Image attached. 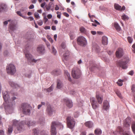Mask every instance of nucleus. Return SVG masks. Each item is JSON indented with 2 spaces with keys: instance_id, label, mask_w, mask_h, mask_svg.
<instances>
[{
  "instance_id": "nucleus-1",
  "label": "nucleus",
  "mask_w": 135,
  "mask_h": 135,
  "mask_svg": "<svg viewBox=\"0 0 135 135\" xmlns=\"http://www.w3.org/2000/svg\"><path fill=\"white\" fill-rule=\"evenodd\" d=\"M3 97L5 101L4 104L5 109L7 111H9L12 110L15 104L14 100L16 98L15 97H13L12 99H9L8 93L7 91H3L2 92Z\"/></svg>"
},
{
  "instance_id": "nucleus-2",
  "label": "nucleus",
  "mask_w": 135,
  "mask_h": 135,
  "mask_svg": "<svg viewBox=\"0 0 135 135\" xmlns=\"http://www.w3.org/2000/svg\"><path fill=\"white\" fill-rule=\"evenodd\" d=\"M130 60L128 57H126L123 59L118 61L117 63V65L121 67L123 69H125L127 68V64L129 62Z\"/></svg>"
},
{
  "instance_id": "nucleus-3",
  "label": "nucleus",
  "mask_w": 135,
  "mask_h": 135,
  "mask_svg": "<svg viewBox=\"0 0 135 135\" xmlns=\"http://www.w3.org/2000/svg\"><path fill=\"white\" fill-rule=\"evenodd\" d=\"M21 107L24 114H27L30 113L31 107L28 104L25 103H22L21 105Z\"/></svg>"
},
{
  "instance_id": "nucleus-4",
  "label": "nucleus",
  "mask_w": 135,
  "mask_h": 135,
  "mask_svg": "<svg viewBox=\"0 0 135 135\" xmlns=\"http://www.w3.org/2000/svg\"><path fill=\"white\" fill-rule=\"evenodd\" d=\"M59 126H63L61 123L59 122H52L51 125V135H56V132L55 127H57Z\"/></svg>"
},
{
  "instance_id": "nucleus-5",
  "label": "nucleus",
  "mask_w": 135,
  "mask_h": 135,
  "mask_svg": "<svg viewBox=\"0 0 135 135\" xmlns=\"http://www.w3.org/2000/svg\"><path fill=\"white\" fill-rule=\"evenodd\" d=\"M7 73L11 75L14 74L16 71L15 67L14 65L10 64L7 66L6 68Z\"/></svg>"
},
{
  "instance_id": "nucleus-6",
  "label": "nucleus",
  "mask_w": 135,
  "mask_h": 135,
  "mask_svg": "<svg viewBox=\"0 0 135 135\" xmlns=\"http://www.w3.org/2000/svg\"><path fill=\"white\" fill-rule=\"evenodd\" d=\"M23 121L20 122L16 119L12 121L13 126L16 127L18 131H20L22 128Z\"/></svg>"
},
{
  "instance_id": "nucleus-7",
  "label": "nucleus",
  "mask_w": 135,
  "mask_h": 135,
  "mask_svg": "<svg viewBox=\"0 0 135 135\" xmlns=\"http://www.w3.org/2000/svg\"><path fill=\"white\" fill-rule=\"evenodd\" d=\"M67 126L70 128H73L75 124V122L73 118L71 116L68 117L67 118Z\"/></svg>"
},
{
  "instance_id": "nucleus-8",
  "label": "nucleus",
  "mask_w": 135,
  "mask_h": 135,
  "mask_svg": "<svg viewBox=\"0 0 135 135\" xmlns=\"http://www.w3.org/2000/svg\"><path fill=\"white\" fill-rule=\"evenodd\" d=\"M77 42L78 45L82 46H85L87 44L86 39L84 37L79 36L78 38Z\"/></svg>"
},
{
  "instance_id": "nucleus-9",
  "label": "nucleus",
  "mask_w": 135,
  "mask_h": 135,
  "mask_svg": "<svg viewBox=\"0 0 135 135\" xmlns=\"http://www.w3.org/2000/svg\"><path fill=\"white\" fill-rule=\"evenodd\" d=\"M71 74L74 78L77 79L80 77V70L77 68H73L71 72Z\"/></svg>"
},
{
  "instance_id": "nucleus-10",
  "label": "nucleus",
  "mask_w": 135,
  "mask_h": 135,
  "mask_svg": "<svg viewBox=\"0 0 135 135\" xmlns=\"http://www.w3.org/2000/svg\"><path fill=\"white\" fill-rule=\"evenodd\" d=\"M24 52L26 58L29 62L31 63L32 62H36L37 60H35L33 58L32 55L28 52L25 51Z\"/></svg>"
},
{
  "instance_id": "nucleus-11",
  "label": "nucleus",
  "mask_w": 135,
  "mask_h": 135,
  "mask_svg": "<svg viewBox=\"0 0 135 135\" xmlns=\"http://www.w3.org/2000/svg\"><path fill=\"white\" fill-rule=\"evenodd\" d=\"M63 102L69 108H72L73 106V102L72 101L67 98H64L63 100Z\"/></svg>"
},
{
  "instance_id": "nucleus-12",
  "label": "nucleus",
  "mask_w": 135,
  "mask_h": 135,
  "mask_svg": "<svg viewBox=\"0 0 135 135\" xmlns=\"http://www.w3.org/2000/svg\"><path fill=\"white\" fill-rule=\"evenodd\" d=\"M90 102L93 108L94 109H96L99 107V105L97 102L95 100V98L94 97H91Z\"/></svg>"
},
{
  "instance_id": "nucleus-13",
  "label": "nucleus",
  "mask_w": 135,
  "mask_h": 135,
  "mask_svg": "<svg viewBox=\"0 0 135 135\" xmlns=\"http://www.w3.org/2000/svg\"><path fill=\"white\" fill-rule=\"evenodd\" d=\"M115 54L117 57H120L122 56L123 55V49L121 48H118Z\"/></svg>"
},
{
  "instance_id": "nucleus-14",
  "label": "nucleus",
  "mask_w": 135,
  "mask_h": 135,
  "mask_svg": "<svg viewBox=\"0 0 135 135\" xmlns=\"http://www.w3.org/2000/svg\"><path fill=\"white\" fill-rule=\"evenodd\" d=\"M96 98L97 100L98 103L101 104L102 102L103 98L100 94L97 93L96 94Z\"/></svg>"
},
{
  "instance_id": "nucleus-15",
  "label": "nucleus",
  "mask_w": 135,
  "mask_h": 135,
  "mask_svg": "<svg viewBox=\"0 0 135 135\" xmlns=\"http://www.w3.org/2000/svg\"><path fill=\"white\" fill-rule=\"evenodd\" d=\"M38 52L41 54H43L45 52V48L44 46L41 45L37 48Z\"/></svg>"
},
{
  "instance_id": "nucleus-16",
  "label": "nucleus",
  "mask_w": 135,
  "mask_h": 135,
  "mask_svg": "<svg viewBox=\"0 0 135 135\" xmlns=\"http://www.w3.org/2000/svg\"><path fill=\"white\" fill-rule=\"evenodd\" d=\"M124 126L126 127H129L130 126V120L129 118H127L125 120Z\"/></svg>"
},
{
  "instance_id": "nucleus-17",
  "label": "nucleus",
  "mask_w": 135,
  "mask_h": 135,
  "mask_svg": "<svg viewBox=\"0 0 135 135\" xmlns=\"http://www.w3.org/2000/svg\"><path fill=\"white\" fill-rule=\"evenodd\" d=\"M109 107V105L108 102L107 100L104 101L103 104V109L107 110Z\"/></svg>"
},
{
  "instance_id": "nucleus-18",
  "label": "nucleus",
  "mask_w": 135,
  "mask_h": 135,
  "mask_svg": "<svg viewBox=\"0 0 135 135\" xmlns=\"http://www.w3.org/2000/svg\"><path fill=\"white\" fill-rule=\"evenodd\" d=\"M123 129L121 127L118 126L117 128L116 131L114 132V135H121V132L123 131Z\"/></svg>"
},
{
  "instance_id": "nucleus-19",
  "label": "nucleus",
  "mask_w": 135,
  "mask_h": 135,
  "mask_svg": "<svg viewBox=\"0 0 135 135\" xmlns=\"http://www.w3.org/2000/svg\"><path fill=\"white\" fill-rule=\"evenodd\" d=\"M17 27L13 23H11L10 24L9 26V31L11 32V31H13L16 30Z\"/></svg>"
},
{
  "instance_id": "nucleus-20",
  "label": "nucleus",
  "mask_w": 135,
  "mask_h": 135,
  "mask_svg": "<svg viewBox=\"0 0 135 135\" xmlns=\"http://www.w3.org/2000/svg\"><path fill=\"white\" fill-rule=\"evenodd\" d=\"M102 43L103 45H106L108 43V38L105 36H103L102 37Z\"/></svg>"
},
{
  "instance_id": "nucleus-21",
  "label": "nucleus",
  "mask_w": 135,
  "mask_h": 135,
  "mask_svg": "<svg viewBox=\"0 0 135 135\" xmlns=\"http://www.w3.org/2000/svg\"><path fill=\"white\" fill-rule=\"evenodd\" d=\"M46 111L48 114L50 115L52 114L54 112V110L51 108L50 106H48L47 107Z\"/></svg>"
},
{
  "instance_id": "nucleus-22",
  "label": "nucleus",
  "mask_w": 135,
  "mask_h": 135,
  "mask_svg": "<svg viewBox=\"0 0 135 135\" xmlns=\"http://www.w3.org/2000/svg\"><path fill=\"white\" fill-rule=\"evenodd\" d=\"M131 90L133 93V96L134 97L133 101L135 103V84H133L131 86Z\"/></svg>"
},
{
  "instance_id": "nucleus-23",
  "label": "nucleus",
  "mask_w": 135,
  "mask_h": 135,
  "mask_svg": "<svg viewBox=\"0 0 135 135\" xmlns=\"http://www.w3.org/2000/svg\"><path fill=\"white\" fill-rule=\"evenodd\" d=\"M85 124L86 127L89 128H91L93 127V125L92 123L90 121L86 122L85 123Z\"/></svg>"
},
{
  "instance_id": "nucleus-24",
  "label": "nucleus",
  "mask_w": 135,
  "mask_h": 135,
  "mask_svg": "<svg viewBox=\"0 0 135 135\" xmlns=\"http://www.w3.org/2000/svg\"><path fill=\"white\" fill-rule=\"evenodd\" d=\"M9 84L13 88H16L19 87L18 85L16 84L15 83H14L12 81H9Z\"/></svg>"
},
{
  "instance_id": "nucleus-25",
  "label": "nucleus",
  "mask_w": 135,
  "mask_h": 135,
  "mask_svg": "<svg viewBox=\"0 0 135 135\" xmlns=\"http://www.w3.org/2000/svg\"><path fill=\"white\" fill-rule=\"evenodd\" d=\"M114 26L115 29L118 31H119L120 30V27L118 24L117 23H114Z\"/></svg>"
},
{
  "instance_id": "nucleus-26",
  "label": "nucleus",
  "mask_w": 135,
  "mask_h": 135,
  "mask_svg": "<svg viewBox=\"0 0 135 135\" xmlns=\"http://www.w3.org/2000/svg\"><path fill=\"white\" fill-rule=\"evenodd\" d=\"M69 53L68 51H66L63 55V58L65 60H67L69 55Z\"/></svg>"
},
{
  "instance_id": "nucleus-27",
  "label": "nucleus",
  "mask_w": 135,
  "mask_h": 135,
  "mask_svg": "<svg viewBox=\"0 0 135 135\" xmlns=\"http://www.w3.org/2000/svg\"><path fill=\"white\" fill-rule=\"evenodd\" d=\"M25 123L28 127H30L34 125L35 122L34 121H29L26 122Z\"/></svg>"
},
{
  "instance_id": "nucleus-28",
  "label": "nucleus",
  "mask_w": 135,
  "mask_h": 135,
  "mask_svg": "<svg viewBox=\"0 0 135 135\" xmlns=\"http://www.w3.org/2000/svg\"><path fill=\"white\" fill-rule=\"evenodd\" d=\"M102 132L100 129L98 128L96 129L94 131L95 134L97 135H99L102 133Z\"/></svg>"
},
{
  "instance_id": "nucleus-29",
  "label": "nucleus",
  "mask_w": 135,
  "mask_h": 135,
  "mask_svg": "<svg viewBox=\"0 0 135 135\" xmlns=\"http://www.w3.org/2000/svg\"><path fill=\"white\" fill-rule=\"evenodd\" d=\"M114 7L115 9L117 10L120 11L121 9V6L119 5L118 4L115 3L114 4Z\"/></svg>"
},
{
  "instance_id": "nucleus-30",
  "label": "nucleus",
  "mask_w": 135,
  "mask_h": 135,
  "mask_svg": "<svg viewBox=\"0 0 135 135\" xmlns=\"http://www.w3.org/2000/svg\"><path fill=\"white\" fill-rule=\"evenodd\" d=\"M21 11H17L16 12V13L18 15L22 17L24 19L27 18V17L26 16H23V14L21 13Z\"/></svg>"
},
{
  "instance_id": "nucleus-31",
  "label": "nucleus",
  "mask_w": 135,
  "mask_h": 135,
  "mask_svg": "<svg viewBox=\"0 0 135 135\" xmlns=\"http://www.w3.org/2000/svg\"><path fill=\"white\" fill-rule=\"evenodd\" d=\"M65 74L68 78V80L69 81H71V80L69 73L67 71H65Z\"/></svg>"
},
{
  "instance_id": "nucleus-32",
  "label": "nucleus",
  "mask_w": 135,
  "mask_h": 135,
  "mask_svg": "<svg viewBox=\"0 0 135 135\" xmlns=\"http://www.w3.org/2000/svg\"><path fill=\"white\" fill-rule=\"evenodd\" d=\"M121 18L122 20L125 21L128 20L129 19L128 17L125 14H123L122 15Z\"/></svg>"
},
{
  "instance_id": "nucleus-33",
  "label": "nucleus",
  "mask_w": 135,
  "mask_h": 135,
  "mask_svg": "<svg viewBox=\"0 0 135 135\" xmlns=\"http://www.w3.org/2000/svg\"><path fill=\"white\" fill-rule=\"evenodd\" d=\"M131 128L133 133L135 134V122L132 123Z\"/></svg>"
},
{
  "instance_id": "nucleus-34",
  "label": "nucleus",
  "mask_w": 135,
  "mask_h": 135,
  "mask_svg": "<svg viewBox=\"0 0 135 135\" xmlns=\"http://www.w3.org/2000/svg\"><path fill=\"white\" fill-rule=\"evenodd\" d=\"M62 87V84L60 81H58L57 83V88L58 89H60Z\"/></svg>"
},
{
  "instance_id": "nucleus-35",
  "label": "nucleus",
  "mask_w": 135,
  "mask_h": 135,
  "mask_svg": "<svg viewBox=\"0 0 135 135\" xmlns=\"http://www.w3.org/2000/svg\"><path fill=\"white\" fill-rule=\"evenodd\" d=\"M39 130L36 128H35L33 129V133L34 135H38L39 133Z\"/></svg>"
},
{
  "instance_id": "nucleus-36",
  "label": "nucleus",
  "mask_w": 135,
  "mask_h": 135,
  "mask_svg": "<svg viewBox=\"0 0 135 135\" xmlns=\"http://www.w3.org/2000/svg\"><path fill=\"white\" fill-rule=\"evenodd\" d=\"M53 85H52L49 88L47 89H45V90L47 91L48 92H51L53 90Z\"/></svg>"
},
{
  "instance_id": "nucleus-37",
  "label": "nucleus",
  "mask_w": 135,
  "mask_h": 135,
  "mask_svg": "<svg viewBox=\"0 0 135 135\" xmlns=\"http://www.w3.org/2000/svg\"><path fill=\"white\" fill-rule=\"evenodd\" d=\"M6 7V6L4 4H0V12L3 10Z\"/></svg>"
},
{
  "instance_id": "nucleus-38",
  "label": "nucleus",
  "mask_w": 135,
  "mask_h": 135,
  "mask_svg": "<svg viewBox=\"0 0 135 135\" xmlns=\"http://www.w3.org/2000/svg\"><path fill=\"white\" fill-rule=\"evenodd\" d=\"M13 131L12 127L11 126H9L8 129V133L10 134Z\"/></svg>"
},
{
  "instance_id": "nucleus-39",
  "label": "nucleus",
  "mask_w": 135,
  "mask_h": 135,
  "mask_svg": "<svg viewBox=\"0 0 135 135\" xmlns=\"http://www.w3.org/2000/svg\"><path fill=\"white\" fill-rule=\"evenodd\" d=\"M80 31L81 32L85 33L86 32L85 29L83 27H80L79 29Z\"/></svg>"
},
{
  "instance_id": "nucleus-40",
  "label": "nucleus",
  "mask_w": 135,
  "mask_h": 135,
  "mask_svg": "<svg viewBox=\"0 0 135 135\" xmlns=\"http://www.w3.org/2000/svg\"><path fill=\"white\" fill-rule=\"evenodd\" d=\"M123 81V80L119 79L117 82V83L119 86H121L123 85L122 82Z\"/></svg>"
},
{
  "instance_id": "nucleus-41",
  "label": "nucleus",
  "mask_w": 135,
  "mask_h": 135,
  "mask_svg": "<svg viewBox=\"0 0 135 135\" xmlns=\"http://www.w3.org/2000/svg\"><path fill=\"white\" fill-rule=\"evenodd\" d=\"M69 36L71 39H73L75 38V35L73 33H69Z\"/></svg>"
},
{
  "instance_id": "nucleus-42",
  "label": "nucleus",
  "mask_w": 135,
  "mask_h": 135,
  "mask_svg": "<svg viewBox=\"0 0 135 135\" xmlns=\"http://www.w3.org/2000/svg\"><path fill=\"white\" fill-rule=\"evenodd\" d=\"M115 93L120 98H122V97L120 93L118 91L115 92Z\"/></svg>"
},
{
  "instance_id": "nucleus-43",
  "label": "nucleus",
  "mask_w": 135,
  "mask_h": 135,
  "mask_svg": "<svg viewBox=\"0 0 135 135\" xmlns=\"http://www.w3.org/2000/svg\"><path fill=\"white\" fill-rule=\"evenodd\" d=\"M40 133L41 135H48L46 132L44 130L41 131Z\"/></svg>"
},
{
  "instance_id": "nucleus-44",
  "label": "nucleus",
  "mask_w": 135,
  "mask_h": 135,
  "mask_svg": "<svg viewBox=\"0 0 135 135\" xmlns=\"http://www.w3.org/2000/svg\"><path fill=\"white\" fill-rule=\"evenodd\" d=\"M52 53L54 55H55L56 53V51L54 47L53 46H52Z\"/></svg>"
},
{
  "instance_id": "nucleus-45",
  "label": "nucleus",
  "mask_w": 135,
  "mask_h": 135,
  "mask_svg": "<svg viewBox=\"0 0 135 135\" xmlns=\"http://www.w3.org/2000/svg\"><path fill=\"white\" fill-rule=\"evenodd\" d=\"M53 73L54 74L57 75L59 74L60 73L59 71L56 70L54 71H53Z\"/></svg>"
},
{
  "instance_id": "nucleus-46",
  "label": "nucleus",
  "mask_w": 135,
  "mask_h": 135,
  "mask_svg": "<svg viewBox=\"0 0 135 135\" xmlns=\"http://www.w3.org/2000/svg\"><path fill=\"white\" fill-rule=\"evenodd\" d=\"M47 38L49 41H50L51 42V43H52L53 42V41L52 39L51 38V37L49 35L47 36Z\"/></svg>"
},
{
  "instance_id": "nucleus-47",
  "label": "nucleus",
  "mask_w": 135,
  "mask_h": 135,
  "mask_svg": "<svg viewBox=\"0 0 135 135\" xmlns=\"http://www.w3.org/2000/svg\"><path fill=\"white\" fill-rule=\"evenodd\" d=\"M51 8V6L50 4H48L46 6V8L47 11L49 10Z\"/></svg>"
},
{
  "instance_id": "nucleus-48",
  "label": "nucleus",
  "mask_w": 135,
  "mask_h": 135,
  "mask_svg": "<svg viewBox=\"0 0 135 135\" xmlns=\"http://www.w3.org/2000/svg\"><path fill=\"white\" fill-rule=\"evenodd\" d=\"M127 39L129 43H131L132 42L133 39L132 38L130 37H128L127 38Z\"/></svg>"
},
{
  "instance_id": "nucleus-49",
  "label": "nucleus",
  "mask_w": 135,
  "mask_h": 135,
  "mask_svg": "<svg viewBox=\"0 0 135 135\" xmlns=\"http://www.w3.org/2000/svg\"><path fill=\"white\" fill-rule=\"evenodd\" d=\"M34 16L37 19H39L40 18L39 14L38 13L35 12L34 14Z\"/></svg>"
},
{
  "instance_id": "nucleus-50",
  "label": "nucleus",
  "mask_w": 135,
  "mask_h": 135,
  "mask_svg": "<svg viewBox=\"0 0 135 135\" xmlns=\"http://www.w3.org/2000/svg\"><path fill=\"white\" fill-rule=\"evenodd\" d=\"M43 21L41 20H40L37 22V23L39 26H41L43 24Z\"/></svg>"
},
{
  "instance_id": "nucleus-51",
  "label": "nucleus",
  "mask_w": 135,
  "mask_h": 135,
  "mask_svg": "<svg viewBox=\"0 0 135 135\" xmlns=\"http://www.w3.org/2000/svg\"><path fill=\"white\" fill-rule=\"evenodd\" d=\"M74 115L75 117H77L79 115L78 113V112H75L74 113Z\"/></svg>"
},
{
  "instance_id": "nucleus-52",
  "label": "nucleus",
  "mask_w": 135,
  "mask_h": 135,
  "mask_svg": "<svg viewBox=\"0 0 135 135\" xmlns=\"http://www.w3.org/2000/svg\"><path fill=\"white\" fill-rule=\"evenodd\" d=\"M27 9V8L22 7L20 11L21 12H24L26 11Z\"/></svg>"
},
{
  "instance_id": "nucleus-53",
  "label": "nucleus",
  "mask_w": 135,
  "mask_h": 135,
  "mask_svg": "<svg viewBox=\"0 0 135 135\" xmlns=\"http://www.w3.org/2000/svg\"><path fill=\"white\" fill-rule=\"evenodd\" d=\"M46 3L45 2H43L41 5V7L42 8H44V7L46 5Z\"/></svg>"
},
{
  "instance_id": "nucleus-54",
  "label": "nucleus",
  "mask_w": 135,
  "mask_h": 135,
  "mask_svg": "<svg viewBox=\"0 0 135 135\" xmlns=\"http://www.w3.org/2000/svg\"><path fill=\"white\" fill-rule=\"evenodd\" d=\"M63 14L65 16L68 17H69V15L68 13L66 12H64L63 13Z\"/></svg>"
},
{
  "instance_id": "nucleus-55",
  "label": "nucleus",
  "mask_w": 135,
  "mask_h": 135,
  "mask_svg": "<svg viewBox=\"0 0 135 135\" xmlns=\"http://www.w3.org/2000/svg\"><path fill=\"white\" fill-rule=\"evenodd\" d=\"M134 74V72L133 70H131L128 73V74L131 75H132Z\"/></svg>"
},
{
  "instance_id": "nucleus-56",
  "label": "nucleus",
  "mask_w": 135,
  "mask_h": 135,
  "mask_svg": "<svg viewBox=\"0 0 135 135\" xmlns=\"http://www.w3.org/2000/svg\"><path fill=\"white\" fill-rule=\"evenodd\" d=\"M4 131L3 130H0V135H4Z\"/></svg>"
},
{
  "instance_id": "nucleus-57",
  "label": "nucleus",
  "mask_w": 135,
  "mask_h": 135,
  "mask_svg": "<svg viewBox=\"0 0 135 135\" xmlns=\"http://www.w3.org/2000/svg\"><path fill=\"white\" fill-rule=\"evenodd\" d=\"M81 1L82 3L85 4L87 2L88 0H81Z\"/></svg>"
},
{
  "instance_id": "nucleus-58",
  "label": "nucleus",
  "mask_w": 135,
  "mask_h": 135,
  "mask_svg": "<svg viewBox=\"0 0 135 135\" xmlns=\"http://www.w3.org/2000/svg\"><path fill=\"white\" fill-rule=\"evenodd\" d=\"M51 29L53 30H56V27L55 26H53L51 27Z\"/></svg>"
},
{
  "instance_id": "nucleus-59",
  "label": "nucleus",
  "mask_w": 135,
  "mask_h": 135,
  "mask_svg": "<svg viewBox=\"0 0 135 135\" xmlns=\"http://www.w3.org/2000/svg\"><path fill=\"white\" fill-rule=\"evenodd\" d=\"M95 48V50H97L98 51H99V50L100 49L98 46L97 45L96 46Z\"/></svg>"
},
{
  "instance_id": "nucleus-60",
  "label": "nucleus",
  "mask_w": 135,
  "mask_h": 135,
  "mask_svg": "<svg viewBox=\"0 0 135 135\" xmlns=\"http://www.w3.org/2000/svg\"><path fill=\"white\" fill-rule=\"evenodd\" d=\"M52 16L51 14H49L47 16V17L49 19H51L52 18Z\"/></svg>"
},
{
  "instance_id": "nucleus-61",
  "label": "nucleus",
  "mask_w": 135,
  "mask_h": 135,
  "mask_svg": "<svg viewBox=\"0 0 135 135\" xmlns=\"http://www.w3.org/2000/svg\"><path fill=\"white\" fill-rule=\"evenodd\" d=\"M34 8V6L33 4L31 5L29 7L30 9H32Z\"/></svg>"
},
{
  "instance_id": "nucleus-62",
  "label": "nucleus",
  "mask_w": 135,
  "mask_h": 135,
  "mask_svg": "<svg viewBox=\"0 0 135 135\" xmlns=\"http://www.w3.org/2000/svg\"><path fill=\"white\" fill-rule=\"evenodd\" d=\"M91 32L93 35H95L96 33V32L94 31H91Z\"/></svg>"
},
{
  "instance_id": "nucleus-63",
  "label": "nucleus",
  "mask_w": 135,
  "mask_h": 135,
  "mask_svg": "<svg viewBox=\"0 0 135 135\" xmlns=\"http://www.w3.org/2000/svg\"><path fill=\"white\" fill-rule=\"evenodd\" d=\"M123 135H132L130 133H124Z\"/></svg>"
},
{
  "instance_id": "nucleus-64",
  "label": "nucleus",
  "mask_w": 135,
  "mask_h": 135,
  "mask_svg": "<svg viewBox=\"0 0 135 135\" xmlns=\"http://www.w3.org/2000/svg\"><path fill=\"white\" fill-rule=\"evenodd\" d=\"M59 7H58V6L57 5H56L55 8V9L56 10H57L59 9Z\"/></svg>"
}]
</instances>
